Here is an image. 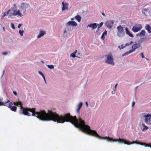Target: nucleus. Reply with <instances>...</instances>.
<instances>
[{
    "mask_svg": "<svg viewBox=\"0 0 151 151\" xmlns=\"http://www.w3.org/2000/svg\"><path fill=\"white\" fill-rule=\"evenodd\" d=\"M26 109L27 111L25 112V113H29V111L32 112V116H35L37 115L36 117L42 121L52 120L62 123L65 122H70L76 127L83 132H92V130L91 129L90 127L86 124L84 120L80 117L77 118L76 116H73L70 115V113H67L63 115H59L50 111H49L48 113H46L44 110L36 112L35 108H26Z\"/></svg>",
    "mask_w": 151,
    "mask_h": 151,
    "instance_id": "nucleus-1",
    "label": "nucleus"
},
{
    "mask_svg": "<svg viewBox=\"0 0 151 151\" xmlns=\"http://www.w3.org/2000/svg\"><path fill=\"white\" fill-rule=\"evenodd\" d=\"M88 135H89L91 136H94L96 137H98L100 138H101L103 139H105L107 140V141L110 142H119L121 143H124L125 144H127V145H130L132 144H134L135 143L134 142H132L129 143V141H127L124 139H122L120 138L118 139H115L112 138H110L109 137H101L97 133H85ZM136 143L138 144H139L141 145H145V147H150L151 148V144L149 145L148 144H146L145 143H141L140 142H135Z\"/></svg>",
    "mask_w": 151,
    "mask_h": 151,
    "instance_id": "nucleus-2",
    "label": "nucleus"
},
{
    "mask_svg": "<svg viewBox=\"0 0 151 151\" xmlns=\"http://www.w3.org/2000/svg\"><path fill=\"white\" fill-rule=\"evenodd\" d=\"M30 7V5L28 3H22L19 6L18 9H14L12 14L9 15V17L12 16H17L20 17L24 16L25 14L26 9Z\"/></svg>",
    "mask_w": 151,
    "mask_h": 151,
    "instance_id": "nucleus-3",
    "label": "nucleus"
},
{
    "mask_svg": "<svg viewBox=\"0 0 151 151\" xmlns=\"http://www.w3.org/2000/svg\"><path fill=\"white\" fill-rule=\"evenodd\" d=\"M13 104L17 106H20V113L21 114H23L24 115H27L28 116H30L31 115L30 113H28V112L26 113L24 112L25 111H27V110L26 109V108H24L22 106V104L21 102L20 101H19L17 102H14L13 103Z\"/></svg>",
    "mask_w": 151,
    "mask_h": 151,
    "instance_id": "nucleus-4",
    "label": "nucleus"
},
{
    "mask_svg": "<svg viewBox=\"0 0 151 151\" xmlns=\"http://www.w3.org/2000/svg\"><path fill=\"white\" fill-rule=\"evenodd\" d=\"M105 63L107 64L114 65V59L111 53H109L106 56Z\"/></svg>",
    "mask_w": 151,
    "mask_h": 151,
    "instance_id": "nucleus-5",
    "label": "nucleus"
},
{
    "mask_svg": "<svg viewBox=\"0 0 151 151\" xmlns=\"http://www.w3.org/2000/svg\"><path fill=\"white\" fill-rule=\"evenodd\" d=\"M8 103H9L8 107L12 111L16 112L17 109V107L16 106H12L13 104V103L12 102H10V101L8 99H7V101L6 102H4L0 101V106H7L5 104Z\"/></svg>",
    "mask_w": 151,
    "mask_h": 151,
    "instance_id": "nucleus-6",
    "label": "nucleus"
},
{
    "mask_svg": "<svg viewBox=\"0 0 151 151\" xmlns=\"http://www.w3.org/2000/svg\"><path fill=\"white\" fill-rule=\"evenodd\" d=\"M116 29L117 30V36L121 38L124 37L125 36V33L123 27L120 25L117 27Z\"/></svg>",
    "mask_w": 151,
    "mask_h": 151,
    "instance_id": "nucleus-7",
    "label": "nucleus"
},
{
    "mask_svg": "<svg viewBox=\"0 0 151 151\" xmlns=\"http://www.w3.org/2000/svg\"><path fill=\"white\" fill-rule=\"evenodd\" d=\"M144 121L147 125L151 126V114H145V113L142 114Z\"/></svg>",
    "mask_w": 151,
    "mask_h": 151,
    "instance_id": "nucleus-8",
    "label": "nucleus"
},
{
    "mask_svg": "<svg viewBox=\"0 0 151 151\" xmlns=\"http://www.w3.org/2000/svg\"><path fill=\"white\" fill-rule=\"evenodd\" d=\"M142 28V26L140 24H137L133 27L132 30L134 32H136L140 30Z\"/></svg>",
    "mask_w": 151,
    "mask_h": 151,
    "instance_id": "nucleus-9",
    "label": "nucleus"
},
{
    "mask_svg": "<svg viewBox=\"0 0 151 151\" xmlns=\"http://www.w3.org/2000/svg\"><path fill=\"white\" fill-rule=\"evenodd\" d=\"M114 22L113 20H108L105 23L106 27L109 29H111L113 26Z\"/></svg>",
    "mask_w": 151,
    "mask_h": 151,
    "instance_id": "nucleus-10",
    "label": "nucleus"
},
{
    "mask_svg": "<svg viewBox=\"0 0 151 151\" xmlns=\"http://www.w3.org/2000/svg\"><path fill=\"white\" fill-rule=\"evenodd\" d=\"M65 26H66V27L65 28L64 32V34H65V33L69 34L70 31L73 30V28L71 26L67 25L66 24H65Z\"/></svg>",
    "mask_w": 151,
    "mask_h": 151,
    "instance_id": "nucleus-11",
    "label": "nucleus"
},
{
    "mask_svg": "<svg viewBox=\"0 0 151 151\" xmlns=\"http://www.w3.org/2000/svg\"><path fill=\"white\" fill-rule=\"evenodd\" d=\"M62 5L63 7L62 8V12H63L65 10L68 9V4L66 2H65L64 1H63L62 2Z\"/></svg>",
    "mask_w": 151,
    "mask_h": 151,
    "instance_id": "nucleus-12",
    "label": "nucleus"
},
{
    "mask_svg": "<svg viewBox=\"0 0 151 151\" xmlns=\"http://www.w3.org/2000/svg\"><path fill=\"white\" fill-rule=\"evenodd\" d=\"M141 44L140 43H136L133 45L132 47V50L133 52H134L137 49L141 47Z\"/></svg>",
    "mask_w": 151,
    "mask_h": 151,
    "instance_id": "nucleus-13",
    "label": "nucleus"
},
{
    "mask_svg": "<svg viewBox=\"0 0 151 151\" xmlns=\"http://www.w3.org/2000/svg\"><path fill=\"white\" fill-rule=\"evenodd\" d=\"M67 25L70 26H76L77 25V23L73 21H70L66 23Z\"/></svg>",
    "mask_w": 151,
    "mask_h": 151,
    "instance_id": "nucleus-14",
    "label": "nucleus"
},
{
    "mask_svg": "<svg viewBox=\"0 0 151 151\" xmlns=\"http://www.w3.org/2000/svg\"><path fill=\"white\" fill-rule=\"evenodd\" d=\"M83 104V103L82 102H80L77 105V108L76 110V111L78 114L79 113L80 110L81 108L82 107Z\"/></svg>",
    "mask_w": 151,
    "mask_h": 151,
    "instance_id": "nucleus-15",
    "label": "nucleus"
},
{
    "mask_svg": "<svg viewBox=\"0 0 151 151\" xmlns=\"http://www.w3.org/2000/svg\"><path fill=\"white\" fill-rule=\"evenodd\" d=\"M140 127L142 131H144L148 128V127L145 126L143 123H142L141 122H140Z\"/></svg>",
    "mask_w": 151,
    "mask_h": 151,
    "instance_id": "nucleus-16",
    "label": "nucleus"
},
{
    "mask_svg": "<svg viewBox=\"0 0 151 151\" xmlns=\"http://www.w3.org/2000/svg\"><path fill=\"white\" fill-rule=\"evenodd\" d=\"M46 32L44 30H40L39 32V35L37 36V38H39L45 35L46 34Z\"/></svg>",
    "mask_w": 151,
    "mask_h": 151,
    "instance_id": "nucleus-17",
    "label": "nucleus"
},
{
    "mask_svg": "<svg viewBox=\"0 0 151 151\" xmlns=\"http://www.w3.org/2000/svg\"><path fill=\"white\" fill-rule=\"evenodd\" d=\"M87 27L91 28L92 30H94L97 27V24L96 23L91 24H88Z\"/></svg>",
    "mask_w": 151,
    "mask_h": 151,
    "instance_id": "nucleus-18",
    "label": "nucleus"
},
{
    "mask_svg": "<svg viewBox=\"0 0 151 151\" xmlns=\"http://www.w3.org/2000/svg\"><path fill=\"white\" fill-rule=\"evenodd\" d=\"M146 32L145 30H142L141 32L136 34L137 36H139L140 37H142L145 35Z\"/></svg>",
    "mask_w": 151,
    "mask_h": 151,
    "instance_id": "nucleus-19",
    "label": "nucleus"
},
{
    "mask_svg": "<svg viewBox=\"0 0 151 151\" xmlns=\"http://www.w3.org/2000/svg\"><path fill=\"white\" fill-rule=\"evenodd\" d=\"M142 12L146 16H148V14H149L148 13V8L143 9L142 10Z\"/></svg>",
    "mask_w": 151,
    "mask_h": 151,
    "instance_id": "nucleus-20",
    "label": "nucleus"
},
{
    "mask_svg": "<svg viewBox=\"0 0 151 151\" xmlns=\"http://www.w3.org/2000/svg\"><path fill=\"white\" fill-rule=\"evenodd\" d=\"M145 29L149 33H151V27L148 24H147L145 26Z\"/></svg>",
    "mask_w": 151,
    "mask_h": 151,
    "instance_id": "nucleus-21",
    "label": "nucleus"
},
{
    "mask_svg": "<svg viewBox=\"0 0 151 151\" xmlns=\"http://www.w3.org/2000/svg\"><path fill=\"white\" fill-rule=\"evenodd\" d=\"M125 32L128 35L131 37H134L133 35L128 30V29L127 27L125 28Z\"/></svg>",
    "mask_w": 151,
    "mask_h": 151,
    "instance_id": "nucleus-22",
    "label": "nucleus"
},
{
    "mask_svg": "<svg viewBox=\"0 0 151 151\" xmlns=\"http://www.w3.org/2000/svg\"><path fill=\"white\" fill-rule=\"evenodd\" d=\"M11 11V10L10 9L9 10L6 12V13L4 12L3 13V15L2 16V18H1L2 19H3V18L5 17V16H6L7 15H8L9 17H10L9 16V15L11 14H12L13 13H10L9 14V13Z\"/></svg>",
    "mask_w": 151,
    "mask_h": 151,
    "instance_id": "nucleus-23",
    "label": "nucleus"
},
{
    "mask_svg": "<svg viewBox=\"0 0 151 151\" xmlns=\"http://www.w3.org/2000/svg\"><path fill=\"white\" fill-rule=\"evenodd\" d=\"M107 35V32L106 31H104L102 34L101 39L102 40H104L105 39V36H106Z\"/></svg>",
    "mask_w": 151,
    "mask_h": 151,
    "instance_id": "nucleus-24",
    "label": "nucleus"
},
{
    "mask_svg": "<svg viewBox=\"0 0 151 151\" xmlns=\"http://www.w3.org/2000/svg\"><path fill=\"white\" fill-rule=\"evenodd\" d=\"M75 18L78 22H80L81 19V17L79 15H77L75 17Z\"/></svg>",
    "mask_w": 151,
    "mask_h": 151,
    "instance_id": "nucleus-25",
    "label": "nucleus"
},
{
    "mask_svg": "<svg viewBox=\"0 0 151 151\" xmlns=\"http://www.w3.org/2000/svg\"><path fill=\"white\" fill-rule=\"evenodd\" d=\"M133 52V51L132 50H130L129 51H127V52H125V53H124V54H123L122 55V56H124L126 55H127Z\"/></svg>",
    "mask_w": 151,
    "mask_h": 151,
    "instance_id": "nucleus-26",
    "label": "nucleus"
},
{
    "mask_svg": "<svg viewBox=\"0 0 151 151\" xmlns=\"http://www.w3.org/2000/svg\"><path fill=\"white\" fill-rule=\"evenodd\" d=\"M47 66L50 69H53L54 68V66L53 65H47Z\"/></svg>",
    "mask_w": 151,
    "mask_h": 151,
    "instance_id": "nucleus-27",
    "label": "nucleus"
},
{
    "mask_svg": "<svg viewBox=\"0 0 151 151\" xmlns=\"http://www.w3.org/2000/svg\"><path fill=\"white\" fill-rule=\"evenodd\" d=\"M24 30H19V33L21 36L23 35V33H24Z\"/></svg>",
    "mask_w": 151,
    "mask_h": 151,
    "instance_id": "nucleus-28",
    "label": "nucleus"
},
{
    "mask_svg": "<svg viewBox=\"0 0 151 151\" xmlns=\"http://www.w3.org/2000/svg\"><path fill=\"white\" fill-rule=\"evenodd\" d=\"M13 29H15V27L14 24L13 23H11L10 26Z\"/></svg>",
    "mask_w": 151,
    "mask_h": 151,
    "instance_id": "nucleus-29",
    "label": "nucleus"
},
{
    "mask_svg": "<svg viewBox=\"0 0 151 151\" xmlns=\"http://www.w3.org/2000/svg\"><path fill=\"white\" fill-rule=\"evenodd\" d=\"M70 57H72L73 58H75L76 57H78L76 55V54L74 53L73 52L70 55Z\"/></svg>",
    "mask_w": 151,
    "mask_h": 151,
    "instance_id": "nucleus-30",
    "label": "nucleus"
},
{
    "mask_svg": "<svg viewBox=\"0 0 151 151\" xmlns=\"http://www.w3.org/2000/svg\"><path fill=\"white\" fill-rule=\"evenodd\" d=\"M103 24V22H101L99 24H97V26L98 25V27H99V28H100L101 27L102 25Z\"/></svg>",
    "mask_w": 151,
    "mask_h": 151,
    "instance_id": "nucleus-31",
    "label": "nucleus"
},
{
    "mask_svg": "<svg viewBox=\"0 0 151 151\" xmlns=\"http://www.w3.org/2000/svg\"><path fill=\"white\" fill-rule=\"evenodd\" d=\"M129 45H130V44H129V43H126L125 44V45L124 46V47H122L121 48H120V50L124 48L126 46Z\"/></svg>",
    "mask_w": 151,
    "mask_h": 151,
    "instance_id": "nucleus-32",
    "label": "nucleus"
},
{
    "mask_svg": "<svg viewBox=\"0 0 151 151\" xmlns=\"http://www.w3.org/2000/svg\"><path fill=\"white\" fill-rule=\"evenodd\" d=\"M38 73L41 76H42V77L43 76H44V75L43 74V73H42L40 71H38Z\"/></svg>",
    "mask_w": 151,
    "mask_h": 151,
    "instance_id": "nucleus-33",
    "label": "nucleus"
},
{
    "mask_svg": "<svg viewBox=\"0 0 151 151\" xmlns=\"http://www.w3.org/2000/svg\"><path fill=\"white\" fill-rule=\"evenodd\" d=\"M141 57H142V58H145V56H144V55H143V52H141Z\"/></svg>",
    "mask_w": 151,
    "mask_h": 151,
    "instance_id": "nucleus-34",
    "label": "nucleus"
},
{
    "mask_svg": "<svg viewBox=\"0 0 151 151\" xmlns=\"http://www.w3.org/2000/svg\"><path fill=\"white\" fill-rule=\"evenodd\" d=\"M22 26V24H19L18 25V28H20Z\"/></svg>",
    "mask_w": 151,
    "mask_h": 151,
    "instance_id": "nucleus-35",
    "label": "nucleus"
},
{
    "mask_svg": "<svg viewBox=\"0 0 151 151\" xmlns=\"http://www.w3.org/2000/svg\"><path fill=\"white\" fill-rule=\"evenodd\" d=\"M13 93L16 96H17V93L15 91H13Z\"/></svg>",
    "mask_w": 151,
    "mask_h": 151,
    "instance_id": "nucleus-36",
    "label": "nucleus"
},
{
    "mask_svg": "<svg viewBox=\"0 0 151 151\" xmlns=\"http://www.w3.org/2000/svg\"><path fill=\"white\" fill-rule=\"evenodd\" d=\"M7 54V52H3L2 53V54L4 55H6Z\"/></svg>",
    "mask_w": 151,
    "mask_h": 151,
    "instance_id": "nucleus-37",
    "label": "nucleus"
},
{
    "mask_svg": "<svg viewBox=\"0 0 151 151\" xmlns=\"http://www.w3.org/2000/svg\"><path fill=\"white\" fill-rule=\"evenodd\" d=\"M135 104V103L133 101V102L132 103V107H133L134 106Z\"/></svg>",
    "mask_w": 151,
    "mask_h": 151,
    "instance_id": "nucleus-38",
    "label": "nucleus"
},
{
    "mask_svg": "<svg viewBox=\"0 0 151 151\" xmlns=\"http://www.w3.org/2000/svg\"><path fill=\"white\" fill-rule=\"evenodd\" d=\"M4 72H5V70H4L3 71V74H2V76H1V78H2V77H3V75H4Z\"/></svg>",
    "mask_w": 151,
    "mask_h": 151,
    "instance_id": "nucleus-39",
    "label": "nucleus"
},
{
    "mask_svg": "<svg viewBox=\"0 0 151 151\" xmlns=\"http://www.w3.org/2000/svg\"><path fill=\"white\" fill-rule=\"evenodd\" d=\"M117 85H118V84H116L115 85V86H114V88H115L114 91H115V90H116V86H117Z\"/></svg>",
    "mask_w": 151,
    "mask_h": 151,
    "instance_id": "nucleus-40",
    "label": "nucleus"
},
{
    "mask_svg": "<svg viewBox=\"0 0 151 151\" xmlns=\"http://www.w3.org/2000/svg\"><path fill=\"white\" fill-rule=\"evenodd\" d=\"M85 104H86V105L87 107H88V102H86L85 103Z\"/></svg>",
    "mask_w": 151,
    "mask_h": 151,
    "instance_id": "nucleus-41",
    "label": "nucleus"
},
{
    "mask_svg": "<svg viewBox=\"0 0 151 151\" xmlns=\"http://www.w3.org/2000/svg\"><path fill=\"white\" fill-rule=\"evenodd\" d=\"M134 43L132 41H131L129 43V44L131 45Z\"/></svg>",
    "mask_w": 151,
    "mask_h": 151,
    "instance_id": "nucleus-42",
    "label": "nucleus"
},
{
    "mask_svg": "<svg viewBox=\"0 0 151 151\" xmlns=\"http://www.w3.org/2000/svg\"><path fill=\"white\" fill-rule=\"evenodd\" d=\"M99 28H99V27H98L97 29V30L96 31V32H98L99 31Z\"/></svg>",
    "mask_w": 151,
    "mask_h": 151,
    "instance_id": "nucleus-43",
    "label": "nucleus"
},
{
    "mask_svg": "<svg viewBox=\"0 0 151 151\" xmlns=\"http://www.w3.org/2000/svg\"><path fill=\"white\" fill-rule=\"evenodd\" d=\"M77 52V50H76L73 53L76 54Z\"/></svg>",
    "mask_w": 151,
    "mask_h": 151,
    "instance_id": "nucleus-44",
    "label": "nucleus"
},
{
    "mask_svg": "<svg viewBox=\"0 0 151 151\" xmlns=\"http://www.w3.org/2000/svg\"><path fill=\"white\" fill-rule=\"evenodd\" d=\"M101 14H102L103 15V16H106V15H105V14L104 13H103V12H102V13H101Z\"/></svg>",
    "mask_w": 151,
    "mask_h": 151,
    "instance_id": "nucleus-45",
    "label": "nucleus"
},
{
    "mask_svg": "<svg viewBox=\"0 0 151 151\" xmlns=\"http://www.w3.org/2000/svg\"><path fill=\"white\" fill-rule=\"evenodd\" d=\"M3 30L4 31H5V27H3Z\"/></svg>",
    "mask_w": 151,
    "mask_h": 151,
    "instance_id": "nucleus-46",
    "label": "nucleus"
},
{
    "mask_svg": "<svg viewBox=\"0 0 151 151\" xmlns=\"http://www.w3.org/2000/svg\"><path fill=\"white\" fill-rule=\"evenodd\" d=\"M42 77H43L44 80L45 79V77L44 76H44H43Z\"/></svg>",
    "mask_w": 151,
    "mask_h": 151,
    "instance_id": "nucleus-47",
    "label": "nucleus"
},
{
    "mask_svg": "<svg viewBox=\"0 0 151 151\" xmlns=\"http://www.w3.org/2000/svg\"><path fill=\"white\" fill-rule=\"evenodd\" d=\"M44 81H45V84H47L46 81V79L44 80Z\"/></svg>",
    "mask_w": 151,
    "mask_h": 151,
    "instance_id": "nucleus-48",
    "label": "nucleus"
},
{
    "mask_svg": "<svg viewBox=\"0 0 151 151\" xmlns=\"http://www.w3.org/2000/svg\"><path fill=\"white\" fill-rule=\"evenodd\" d=\"M41 62L42 63H44V62L43 61H42V60H41Z\"/></svg>",
    "mask_w": 151,
    "mask_h": 151,
    "instance_id": "nucleus-49",
    "label": "nucleus"
},
{
    "mask_svg": "<svg viewBox=\"0 0 151 151\" xmlns=\"http://www.w3.org/2000/svg\"><path fill=\"white\" fill-rule=\"evenodd\" d=\"M80 54V53H78L76 54V55H79Z\"/></svg>",
    "mask_w": 151,
    "mask_h": 151,
    "instance_id": "nucleus-50",
    "label": "nucleus"
},
{
    "mask_svg": "<svg viewBox=\"0 0 151 151\" xmlns=\"http://www.w3.org/2000/svg\"><path fill=\"white\" fill-rule=\"evenodd\" d=\"M120 47V46H119L118 47V48H119V49L120 48H122V47Z\"/></svg>",
    "mask_w": 151,
    "mask_h": 151,
    "instance_id": "nucleus-51",
    "label": "nucleus"
},
{
    "mask_svg": "<svg viewBox=\"0 0 151 151\" xmlns=\"http://www.w3.org/2000/svg\"><path fill=\"white\" fill-rule=\"evenodd\" d=\"M112 93L113 94H114V93L113 91H112Z\"/></svg>",
    "mask_w": 151,
    "mask_h": 151,
    "instance_id": "nucleus-52",
    "label": "nucleus"
},
{
    "mask_svg": "<svg viewBox=\"0 0 151 151\" xmlns=\"http://www.w3.org/2000/svg\"><path fill=\"white\" fill-rule=\"evenodd\" d=\"M123 45H122L120 47H123Z\"/></svg>",
    "mask_w": 151,
    "mask_h": 151,
    "instance_id": "nucleus-53",
    "label": "nucleus"
},
{
    "mask_svg": "<svg viewBox=\"0 0 151 151\" xmlns=\"http://www.w3.org/2000/svg\"><path fill=\"white\" fill-rule=\"evenodd\" d=\"M74 19L73 18H72L71 19V20H73Z\"/></svg>",
    "mask_w": 151,
    "mask_h": 151,
    "instance_id": "nucleus-54",
    "label": "nucleus"
}]
</instances>
